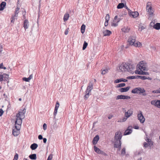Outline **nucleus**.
Listing matches in <instances>:
<instances>
[{
  "mask_svg": "<svg viewBox=\"0 0 160 160\" xmlns=\"http://www.w3.org/2000/svg\"><path fill=\"white\" fill-rule=\"evenodd\" d=\"M120 70L122 72H128L130 73L133 72L134 66L131 63L122 62L119 67Z\"/></svg>",
  "mask_w": 160,
  "mask_h": 160,
  "instance_id": "obj_1",
  "label": "nucleus"
},
{
  "mask_svg": "<svg viewBox=\"0 0 160 160\" xmlns=\"http://www.w3.org/2000/svg\"><path fill=\"white\" fill-rule=\"evenodd\" d=\"M122 109L125 112L124 116L122 118L120 119L119 122H122L126 121L128 118L131 116L133 113V111L131 109L128 110L127 111H126L124 108H123Z\"/></svg>",
  "mask_w": 160,
  "mask_h": 160,
  "instance_id": "obj_2",
  "label": "nucleus"
},
{
  "mask_svg": "<svg viewBox=\"0 0 160 160\" xmlns=\"http://www.w3.org/2000/svg\"><path fill=\"white\" fill-rule=\"evenodd\" d=\"M131 92L134 94H138L140 95L142 94L143 96H146L147 94L145 90L143 88L141 87H138L133 89Z\"/></svg>",
  "mask_w": 160,
  "mask_h": 160,
  "instance_id": "obj_3",
  "label": "nucleus"
},
{
  "mask_svg": "<svg viewBox=\"0 0 160 160\" xmlns=\"http://www.w3.org/2000/svg\"><path fill=\"white\" fill-rule=\"evenodd\" d=\"M20 126H15L14 128L13 129L12 134L14 136L18 135L20 132Z\"/></svg>",
  "mask_w": 160,
  "mask_h": 160,
  "instance_id": "obj_4",
  "label": "nucleus"
},
{
  "mask_svg": "<svg viewBox=\"0 0 160 160\" xmlns=\"http://www.w3.org/2000/svg\"><path fill=\"white\" fill-rule=\"evenodd\" d=\"M121 140L114 139V148H118L119 150H120L121 142Z\"/></svg>",
  "mask_w": 160,
  "mask_h": 160,
  "instance_id": "obj_5",
  "label": "nucleus"
},
{
  "mask_svg": "<svg viewBox=\"0 0 160 160\" xmlns=\"http://www.w3.org/2000/svg\"><path fill=\"white\" fill-rule=\"evenodd\" d=\"M146 10L148 11L150 15H152L153 14V11L152 9V7L151 6V3L148 2L147 4Z\"/></svg>",
  "mask_w": 160,
  "mask_h": 160,
  "instance_id": "obj_6",
  "label": "nucleus"
},
{
  "mask_svg": "<svg viewBox=\"0 0 160 160\" xmlns=\"http://www.w3.org/2000/svg\"><path fill=\"white\" fill-rule=\"evenodd\" d=\"M136 39V37L135 36H130L128 39V42L129 44L133 46L135 42Z\"/></svg>",
  "mask_w": 160,
  "mask_h": 160,
  "instance_id": "obj_7",
  "label": "nucleus"
},
{
  "mask_svg": "<svg viewBox=\"0 0 160 160\" xmlns=\"http://www.w3.org/2000/svg\"><path fill=\"white\" fill-rule=\"evenodd\" d=\"M26 112V109H24L23 110H21L19 111L18 113L17 114L16 116L21 117V118H24L25 117L24 114Z\"/></svg>",
  "mask_w": 160,
  "mask_h": 160,
  "instance_id": "obj_8",
  "label": "nucleus"
},
{
  "mask_svg": "<svg viewBox=\"0 0 160 160\" xmlns=\"http://www.w3.org/2000/svg\"><path fill=\"white\" fill-rule=\"evenodd\" d=\"M151 104L160 108V100H152L151 102Z\"/></svg>",
  "mask_w": 160,
  "mask_h": 160,
  "instance_id": "obj_9",
  "label": "nucleus"
},
{
  "mask_svg": "<svg viewBox=\"0 0 160 160\" xmlns=\"http://www.w3.org/2000/svg\"><path fill=\"white\" fill-rule=\"evenodd\" d=\"M138 118L141 123H143L144 122L145 119L141 111H140V113L138 114Z\"/></svg>",
  "mask_w": 160,
  "mask_h": 160,
  "instance_id": "obj_10",
  "label": "nucleus"
},
{
  "mask_svg": "<svg viewBox=\"0 0 160 160\" xmlns=\"http://www.w3.org/2000/svg\"><path fill=\"white\" fill-rule=\"evenodd\" d=\"M16 120L15 122V126H20L22 124V118L21 117H19L17 116H16Z\"/></svg>",
  "mask_w": 160,
  "mask_h": 160,
  "instance_id": "obj_11",
  "label": "nucleus"
},
{
  "mask_svg": "<svg viewBox=\"0 0 160 160\" xmlns=\"http://www.w3.org/2000/svg\"><path fill=\"white\" fill-rule=\"evenodd\" d=\"M122 137L121 132L118 131L115 133L114 139L121 140Z\"/></svg>",
  "mask_w": 160,
  "mask_h": 160,
  "instance_id": "obj_12",
  "label": "nucleus"
},
{
  "mask_svg": "<svg viewBox=\"0 0 160 160\" xmlns=\"http://www.w3.org/2000/svg\"><path fill=\"white\" fill-rule=\"evenodd\" d=\"M131 97L128 96H125L124 95H119L117 97L116 99L118 100L119 99H130Z\"/></svg>",
  "mask_w": 160,
  "mask_h": 160,
  "instance_id": "obj_13",
  "label": "nucleus"
},
{
  "mask_svg": "<svg viewBox=\"0 0 160 160\" xmlns=\"http://www.w3.org/2000/svg\"><path fill=\"white\" fill-rule=\"evenodd\" d=\"M128 14L130 16L133 18H136L139 15V13L137 11L132 12L131 11Z\"/></svg>",
  "mask_w": 160,
  "mask_h": 160,
  "instance_id": "obj_14",
  "label": "nucleus"
},
{
  "mask_svg": "<svg viewBox=\"0 0 160 160\" xmlns=\"http://www.w3.org/2000/svg\"><path fill=\"white\" fill-rule=\"evenodd\" d=\"M132 126H129L127 129L125 131L124 135H126L131 134L132 132Z\"/></svg>",
  "mask_w": 160,
  "mask_h": 160,
  "instance_id": "obj_15",
  "label": "nucleus"
},
{
  "mask_svg": "<svg viewBox=\"0 0 160 160\" xmlns=\"http://www.w3.org/2000/svg\"><path fill=\"white\" fill-rule=\"evenodd\" d=\"M93 89V84L92 82H90L87 88L85 91L87 92H90L91 90Z\"/></svg>",
  "mask_w": 160,
  "mask_h": 160,
  "instance_id": "obj_16",
  "label": "nucleus"
},
{
  "mask_svg": "<svg viewBox=\"0 0 160 160\" xmlns=\"http://www.w3.org/2000/svg\"><path fill=\"white\" fill-rule=\"evenodd\" d=\"M93 149L94 151L99 154H102L103 155L106 154L102 151L101 150L98 148L94 146L93 147Z\"/></svg>",
  "mask_w": 160,
  "mask_h": 160,
  "instance_id": "obj_17",
  "label": "nucleus"
},
{
  "mask_svg": "<svg viewBox=\"0 0 160 160\" xmlns=\"http://www.w3.org/2000/svg\"><path fill=\"white\" fill-rule=\"evenodd\" d=\"M143 61L140 62L139 63V68L141 70L145 71L146 70V64L143 62Z\"/></svg>",
  "mask_w": 160,
  "mask_h": 160,
  "instance_id": "obj_18",
  "label": "nucleus"
},
{
  "mask_svg": "<svg viewBox=\"0 0 160 160\" xmlns=\"http://www.w3.org/2000/svg\"><path fill=\"white\" fill-rule=\"evenodd\" d=\"M99 139V135H96L93 138L92 143L93 145L96 144Z\"/></svg>",
  "mask_w": 160,
  "mask_h": 160,
  "instance_id": "obj_19",
  "label": "nucleus"
},
{
  "mask_svg": "<svg viewBox=\"0 0 160 160\" xmlns=\"http://www.w3.org/2000/svg\"><path fill=\"white\" fill-rule=\"evenodd\" d=\"M6 5V3L5 2H2L0 4V11H2L4 10Z\"/></svg>",
  "mask_w": 160,
  "mask_h": 160,
  "instance_id": "obj_20",
  "label": "nucleus"
},
{
  "mask_svg": "<svg viewBox=\"0 0 160 160\" xmlns=\"http://www.w3.org/2000/svg\"><path fill=\"white\" fill-rule=\"evenodd\" d=\"M22 20H27L26 18V12L25 10L24 9H22Z\"/></svg>",
  "mask_w": 160,
  "mask_h": 160,
  "instance_id": "obj_21",
  "label": "nucleus"
},
{
  "mask_svg": "<svg viewBox=\"0 0 160 160\" xmlns=\"http://www.w3.org/2000/svg\"><path fill=\"white\" fill-rule=\"evenodd\" d=\"M130 87H127L126 88H121L119 89V91L121 92H125L129 90Z\"/></svg>",
  "mask_w": 160,
  "mask_h": 160,
  "instance_id": "obj_22",
  "label": "nucleus"
},
{
  "mask_svg": "<svg viewBox=\"0 0 160 160\" xmlns=\"http://www.w3.org/2000/svg\"><path fill=\"white\" fill-rule=\"evenodd\" d=\"M127 81L128 80L127 79L121 78L115 80V82L116 83H118L121 82H127Z\"/></svg>",
  "mask_w": 160,
  "mask_h": 160,
  "instance_id": "obj_23",
  "label": "nucleus"
},
{
  "mask_svg": "<svg viewBox=\"0 0 160 160\" xmlns=\"http://www.w3.org/2000/svg\"><path fill=\"white\" fill-rule=\"evenodd\" d=\"M111 34V31L108 30H106L103 32V36H109Z\"/></svg>",
  "mask_w": 160,
  "mask_h": 160,
  "instance_id": "obj_24",
  "label": "nucleus"
},
{
  "mask_svg": "<svg viewBox=\"0 0 160 160\" xmlns=\"http://www.w3.org/2000/svg\"><path fill=\"white\" fill-rule=\"evenodd\" d=\"M135 73L136 74H142V75H147V73H148L145 72H143L142 70H141L140 71H137L136 70L135 71Z\"/></svg>",
  "mask_w": 160,
  "mask_h": 160,
  "instance_id": "obj_25",
  "label": "nucleus"
},
{
  "mask_svg": "<svg viewBox=\"0 0 160 160\" xmlns=\"http://www.w3.org/2000/svg\"><path fill=\"white\" fill-rule=\"evenodd\" d=\"M29 25V24L28 21H24L23 23V27L25 29L28 28Z\"/></svg>",
  "mask_w": 160,
  "mask_h": 160,
  "instance_id": "obj_26",
  "label": "nucleus"
},
{
  "mask_svg": "<svg viewBox=\"0 0 160 160\" xmlns=\"http://www.w3.org/2000/svg\"><path fill=\"white\" fill-rule=\"evenodd\" d=\"M154 28L157 30H159L160 29V23L156 22L154 25Z\"/></svg>",
  "mask_w": 160,
  "mask_h": 160,
  "instance_id": "obj_27",
  "label": "nucleus"
},
{
  "mask_svg": "<svg viewBox=\"0 0 160 160\" xmlns=\"http://www.w3.org/2000/svg\"><path fill=\"white\" fill-rule=\"evenodd\" d=\"M38 147V145L36 143H34L30 146V148L32 150H34L37 148Z\"/></svg>",
  "mask_w": 160,
  "mask_h": 160,
  "instance_id": "obj_28",
  "label": "nucleus"
},
{
  "mask_svg": "<svg viewBox=\"0 0 160 160\" xmlns=\"http://www.w3.org/2000/svg\"><path fill=\"white\" fill-rule=\"evenodd\" d=\"M29 158L32 160H35L37 158V155L36 154H33L29 156Z\"/></svg>",
  "mask_w": 160,
  "mask_h": 160,
  "instance_id": "obj_29",
  "label": "nucleus"
},
{
  "mask_svg": "<svg viewBox=\"0 0 160 160\" xmlns=\"http://www.w3.org/2000/svg\"><path fill=\"white\" fill-rule=\"evenodd\" d=\"M125 5L124 3L121 2L118 4L117 6L118 9H121L123 8L124 7Z\"/></svg>",
  "mask_w": 160,
  "mask_h": 160,
  "instance_id": "obj_30",
  "label": "nucleus"
},
{
  "mask_svg": "<svg viewBox=\"0 0 160 160\" xmlns=\"http://www.w3.org/2000/svg\"><path fill=\"white\" fill-rule=\"evenodd\" d=\"M143 150L142 149L140 151H137L136 152L134 153V155L135 156H137L139 155L141 153H142L143 152Z\"/></svg>",
  "mask_w": 160,
  "mask_h": 160,
  "instance_id": "obj_31",
  "label": "nucleus"
},
{
  "mask_svg": "<svg viewBox=\"0 0 160 160\" xmlns=\"http://www.w3.org/2000/svg\"><path fill=\"white\" fill-rule=\"evenodd\" d=\"M127 79H138V76H128L127 77Z\"/></svg>",
  "mask_w": 160,
  "mask_h": 160,
  "instance_id": "obj_32",
  "label": "nucleus"
},
{
  "mask_svg": "<svg viewBox=\"0 0 160 160\" xmlns=\"http://www.w3.org/2000/svg\"><path fill=\"white\" fill-rule=\"evenodd\" d=\"M3 81H7V80H8V78H9V75L8 74L4 73L3 74Z\"/></svg>",
  "mask_w": 160,
  "mask_h": 160,
  "instance_id": "obj_33",
  "label": "nucleus"
},
{
  "mask_svg": "<svg viewBox=\"0 0 160 160\" xmlns=\"http://www.w3.org/2000/svg\"><path fill=\"white\" fill-rule=\"evenodd\" d=\"M69 17V14L68 13H65L64 16L63 20H68Z\"/></svg>",
  "mask_w": 160,
  "mask_h": 160,
  "instance_id": "obj_34",
  "label": "nucleus"
},
{
  "mask_svg": "<svg viewBox=\"0 0 160 160\" xmlns=\"http://www.w3.org/2000/svg\"><path fill=\"white\" fill-rule=\"evenodd\" d=\"M18 16V14H16V13H15L13 15H12L11 18L10 20H15V19H17V17Z\"/></svg>",
  "mask_w": 160,
  "mask_h": 160,
  "instance_id": "obj_35",
  "label": "nucleus"
},
{
  "mask_svg": "<svg viewBox=\"0 0 160 160\" xmlns=\"http://www.w3.org/2000/svg\"><path fill=\"white\" fill-rule=\"evenodd\" d=\"M142 45L141 43L139 42H135L133 46L136 47H140Z\"/></svg>",
  "mask_w": 160,
  "mask_h": 160,
  "instance_id": "obj_36",
  "label": "nucleus"
},
{
  "mask_svg": "<svg viewBox=\"0 0 160 160\" xmlns=\"http://www.w3.org/2000/svg\"><path fill=\"white\" fill-rule=\"evenodd\" d=\"M85 25L83 24L82 25L81 28V31L82 33H83L85 32Z\"/></svg>",
  "mask_w": 160,
  "mask_h": 160,
  "instance_id": "obj_37",
  "label": "nucleus"
},
{
  "mask_svg": "<svg viewBox=\"0 0 160 160\" xmlns=\"http://www.w3.org/2000/svg\"><path fill=\"white\" fill-rule=\"evenodd\" d=\"M116 21H113V22H112V25L114 27H116L118 25V23L120 21H117L116 22Z\"/></svg>",
  "mask_w": 160,
  "mask_h": 160,
  "instance_id": "obj_38",
  "label": "nucleus"
},
{
  "mask_svg": "<svg viewBox=\"0 0 160 160\" xmlns=\"http://www.w3.org/2000/svg\"><path fill=\"white\" fill-rule=\"evenodd\" d=\"M130 30V28H124L122 29V32H128Z\"/></svg>",
  "mask_w": 160,
  "mask_h": 160,
  "instance_id": "obj_39",
  "label": "nucleus"
},
{
  "mask_svg": "<svg viewBox=\"0 0 160 160\" xmlns=\"http://www.w3.org/2000/svg\"><path fill=\"white\" fill-rule=\"evenodd\" d=\"M126 153V149L125 148H123L121 151V156H123Z\"/></svg>",
  "mask_w": 160,
  "mask_h": 160,
  "instance_id": "obj_40",
  "label": "nucleus"
},
{
  "mask_svg": "<svg viewBox=\"0 0 160 160\" xmlns=\"http://www.w3.org/2000/svg\"><path fill=\"white\" fill-rule=\"evenodd\" d=\"M88 45V43L86 41H84L83 46L82 49L83 50H85L86 48Z\"/></svg>",
  "mask_w": 160,
  "mask_h": 160,
  "instance_id": "obj_41",
  "label": "nucleus"
},
{
  "mask_svg": "<svg viewBox=\"0 0 160 160\" xmlns=\"http://www.w3.org/2000/svg\"><path fill=\"white\" fill-rule=\"evenodd\" d=\"M140 78L142 80H145L148 79V78L145 76H138V79Z\"/></svg>",
  "mask_w": 160,
  "mask_h": 160,
  "instance_id": "obj_42",
  "label": "nucleus"
},
{
  "mask_svg": "<svg viewBox=\"0 0 160 160\" xmlns=\"http://www.w3.org/2000/svg\"><path fill=\"white\" fill-rule=\"evenodd\" d=\"M85 92L86 93V94L84 96V98L87 99L89 97L90 92L85 91Z\"/></svg>",
  "mask_w": 160,
  "mask_h": 160,
  "instance_id": "obj_43",
  "label": "nucleus"
},
{
  "mask_svg": "<svg viewBox=\"0 0 160 160\" xmlns=\"http://www.w3.org/2000/svg\"><path fill=\"white\" fill-rule=\"evenodd\" d=\"M125 85V83H122L120 84H118L117 86V88H120L123 87Z\"/></svg>",
  "mask_w": 160,
  "mask_h": 160,
  "instance_id": "obj_44",
  "label": "nucleus"
},
{
  "mask_svg": "<svg viewBox=\"0 0 160 160\" xmlns=\"http://www.w3.org/2000/svg\"><path fill=\"white\" fill-rule=\"evenodd\" d=\"M19 9V8L18 7H17L15 9L14 13H16V14H18Z\"/></svg>",
  "mask_w": 160,
  "mask_h": 160,
  "instance_id": "obj_45",
  "label": "nucleus"
},
{
  "mask_svg": "<svg viewBox=\"0 0 160 160\" xmlns=\"http://www.w3.org/2000/svg\"><path fill=\"white\" fill-rule=\"evenodd\" d=\"M18 154L16 153L14 156V157L13 160H18Z\"/></svg>",
  "mask_w": 160,
  "mask_h": 160,
  "instance_id": "obj_46",
  "label": "nucleus"
},
{
  "mask_svg": "<svg viewBox=\"0 0 160 160\" xmlns=\"http://www.w3.org/2000/svg\"><path fill=\"white\" fill-rule=\"evenodd\" d=\"M58 110V109H56V108L54 109V112L53 113V115L54 116V118H55L57 114Z\"/></svg>",
  "mask_w": 160,
  "mask_h": 160,
  "instance_id": "obj_47",
  "label": "nucleus"
},
{
  "mask_svg": "<svg viewBox=\"0 0 160 160\" xmlns=\"http://www.w3.org/2000/svg\"><path fill=\"white\" fill-rule=\"evenodd\" d=\"M59 106V103L58 101H57L55 105V108L58 109Z\"/></svg>",
  "mask_w": 160,
  "mask_h": 160,
  "instance_id": "obj_48",
  "label": "nucleus"
},
{
  "mask_svg": "<svg viewBox=\"0 0 160 160\" xmlns=\"http://www.w3.org/2000/svg\"><path fill=\"white\" fill-rule=\"evenodd\" d=\"M22 80L24 81H25L26 82H29L30 80L28 78H26L25 77L23 78H22Z\"/></svg>",
  "mask_w": 160,
  "mask_h": 160,
  "instance_id": "obj_49",
  "label": "nucleus"
},
{
  "mask_svg": "<svg viewBox=\"0 0 160 160\" xmlns=\"http://www.w3.org/2000/svg\"><path fill=\"white\" fill-rule=\"evenodd\" d=\"M0 68L3 69L5 70L6 69V67L3 66V63H2L0 64Z\"/></svg>",
  "mask_w": 160,
  "mask_h": 160,
  "instance_id": "obj_50",
  "label": "nucleus"
},
{
  "mask_svg": "<svg viewBox=\"0 0 160 160\" xmlns=\"http://www.w3.org/2000/svg\"><path fill=\"white\" fill-rule=\"evenodd\" d=\"M149 146L147 142H145L143 143V146L144 147L146 148H147Z\"/></svg>",
  "mask_w": 160,
  "mask_h": 160,
  "instance_id": "obj_51",
  "label": "nucleus"
},
{
  "mask_svg": "<svg viewBox=\"0 0 160 160\" xmlns=\"http://www.w3.org/2000/svg\"><path fill=\"white\" fill-rule=\"evenodd\" d=\"M53 127L54 129H56L57 128L58 126L57 125V123L56 122H55L54 123Z\"/></svg>",
  "mask_w": 160,
  "mask_h": 160,
  "instance_id": "obj_52",
  "label": "nucleus"
},
{
  "mask_svg": "<svg viewBox=\"0 0 160 160\" xmlns=\"http://www.w3.org/2000/svg\"><path fill=\"white\" fill-rule=\"evenodd\" d=\"M52 155L50 154L49 155L47 160H52Z\"/></svg>",
  "mask_w": 160,
  "mask_h": 160,
  "instance_id": "obj_53",
  "label": "nucleus"
},
{
  "mask_svg": "<svg viewBox=\"0 0 160 160\" xmlns=\"http://www.w3.org/2000/svg\"><path fill=\"white\" fill-rule=\"evenodd\" d=\"M47 128V125L46 123H44L43 125V128L44 130H45Z\"/></svg>",
  "mask_w": 160,
  "mask_h": 160,
  "instance_id": "obj_54",
  "label": "nucleus"
},
{
  "mask_svg": "<svg viewBox=\"0 0 160 160\" xmlns=\"http://www.w3.org/2000/svg\"><path fill=\"white\" fill-rule=\"evenodd\" d=\"M109 14H107L106 15L105 18V20H109Z\"/></svg>",
  "mask_w": 160,
  "mask_h": 160,
  "instance_id": "obj_55",
  "label": "nucleus"
},
{
  "mask_svg": "<svg viewBox=\"0 0 160 160\" xmlns=\"http://www.w3.org/2000/svg\"><path fill=\"white\" fill-rule=\"evenodd\" d=\"M155 23L154 22H151L150 24V25L153 28L154 27V25H155Z\"/></svg>",
  "mask_w": 160,
  "mask_h": 160,
  "instance_id": "obj_56",
  "label": "nucleus"
},
{
  "mask_svg": "<svg viewBox=\"0 0 160 160\" xmlns=\"http://www.w3.org/2000/svg\"><path fill=\"white\" fill-rule=\"evenodd\" d=\"M3 74L2 75L0 74V82H1L2 81H3Z\"/></svg>",
  "mask_w": 160,
  "mask_h": 160,
  "instance_id": "obj_57",
  "label": "nucleus"
},
{
  "mask_svg": "<svg viewBox=\"0 0 160 160\" xmlns=\"http://www.w3.org/2000/svg\"><path fill=\"white\" fill-rule=\"evenodd\" d=\"M3 113V111L2 109H0V116H1Z\"/></svg>",
  "mask_w": 160,
  "mask_h": 160,
  "instance_id": "obj_58",
  "label": "nucleus"
},
{
  "mask_svg": "<svg viewBox=\"0 0 160 160\" xmlns=\"http://www.w3.org/2000/svg\"><path fill=\"white\" fill-rule=\"evenodd\" d=\"M69 28H68L64 32V34L66 35H67L68 34V29Z\"/></svg>",
  "mask_w": 160,
  "mask_h": 160,
  "instance_id": "obj_59",
  "label": "nucleus"
},
{
  "mask_svg": "<svg viewBox=\"0 0 160 160\" xmlns=\"http://www.w3.org/2000/svg\"><path fill=\"white\" fill-rule=\"evenodd\" d=\"M38 138L39 140H41L43 139L42 136L41 135H39L38 136Z\"/></svg>",
  "mask_w": 160,
  "mask_h": 160,
  "instance_id": "obj_60",
  "label": "nucleus"
},
{
  "mask_svg": "<svg viewBox=\"0 0 160 160\" xmlns=\"http://www.w3.org/2000/svg\"><path fill=\"white\" fill-rule=\"evenodd\" d=\"M107 73V71H105V70H103L102 71V75H104Z\"/></svg>",
  "mask_w": 160,
  "mask_h": 160,
  "instance_id": "obj_61",
  "label": "nucleus"
},
{
  "mask_svg": "<svg viewBox=\"0 0 160 160\" xmlns=\"http://www.w3.org/2000/svg\"><path fill=\"white\" fill-rule=\"evenodd\" d=\"M148 144L149 145L152 146L153 145V142L151 141L150 142H148Z\"/></svg>",
  "mask_w": 160,
  "mask_h": 160,
  "instance_id": "obj_62",
  "label": "nucleus"
},
{
  "mask_svg": "<svg viewBox=\"0 0 160 160\" xmlns=\"http://www.w3.org/2000/svg\"><path fill=\"white\" fill-rule=\"evenodd\" d=\"M145 28L144 27V26H142L139 29H138V30H139L140 29V31H142V30L143 29H144Z\"/></svg>",
  "mask_w": 160,
  "mask_h": 160,
  "instance_id": "obj_63",
  "label": "nucleus"
},
{
  "mask_svg": "<svg viewBox=\"0 0 160 160\" xmlns=\"http://www.w3.org/2000/svg\"><path fill=\"white\" fill-rule=\"evenodd\" d=\"M108 21H106L105 22L104 25L105 26H107L108 25Z\"/></svg>",
  "mask_w": 160,
  "mask_h": 160,
  "instance_id": "obj_64",
  "label": "nucleus"
}]
</instances>
